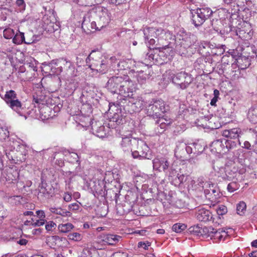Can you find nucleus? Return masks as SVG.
Here are the masks:
<instances>
[{"instance_id":"1","label":"nucleus","mask_w":257,"mask_h":257,"mask_svg":"<svg viewBox=\"0 0 257 257\" xmlns=\"http://www.w3.org/2000/svg\"><path fill=\"white\" fill-rule=\"evenodd\" d=\"M108 89L113 93H118L124 97L129 96L125 91V88L133 90V82L127 76H113L110 78L107 83Z\"/></svg>"},{"instance_id":"2","label":"nucleus","mask_w":257,"mask_h":257,"mask_svg":"<svg viewBox=\"0 0 257 257\" xmlns=\"http://www.w3.org/2000/svg\"><path fill=\"white\" fill-rule=\"evenodd\" d=\"M191 20L195 27L201 26L213 14L212 10L208 7L191 10Z\"/></svg>"},{"instance_id":"3","label":"nucleus","mask_w":257,"mask_h":257,"mask_svg":"<svg viewBox=\"0 0 257 257\" xmlns=\"http://www.w3.org/2000/svg\"><path fill=\"white\" fill-rule=\"evenodd\" d=\"M100 56L101 54L100 52L93 51L88 56L86 60L87 61V59L90 60L92 59V62L89 65V67L92 70L101 73H105L108 68V60L106 59H99Z\"/></svg>"},{"instance_id":"4","label":"nucleus","mask_w":257,"mask_h":257,"mask_svg":"<svg viewBox=\"0 0 257 257\" xmlns=\"http://www.w3.org/2000/svg\"><path fill=\"white\" fill-rule=\"evenodd\" d=\"M108 23V20L105 16H100L99 22H98V26L97 27L96 22L95 21L90 22L89 16L87 15L83 18L82 28L86 32L89 33L106 26Z\"/></svg>"},{"instance_id":"5","label":"nucleus","mask_w":257,"mask_h":257,"mask_svg":"<svg viewBox=\"0 0 257 257\" xmlns=\"http://www.w3.org/2000/svg\"><path fill=\"white\" fill-rule=\"evenodd\" d=\"M157 36H155V39H157L156 42L159 45H162V47H158V49L160 52L162 51L163 50H166L168 48V46L170 44V40H175V36L173 35L168 30L163 29L161 28H159L158 31Z\"/></svg>"},{"instance_id":"6","label":"nucleus","mask_w":257,"mask_h":257,"mask_svg":"<svg viewBox=\"0 0 257 257\" xmlns=\"http://www.w3.org/2000/svg\"><path fill=\"white\" fill-rule=\"evenodd\" d=\"M192 81L193 79L191 75L184 71L176 73L172 78L173 82L178 85L182 89L187 88Z\"/></svg>"},{"instance_id":"7","label":"nucleus","mask_w":257,"mask_h":257,"mask_svg":"<svg viewBox=\"0 0 257 257\" xmlns=\"http://www.w3.org/2000/svg\"><path fill=\"white\" fill-rule=\"evenodd\" d=\"M3 98L7 105L14 111H18L22 107V103L17 98V94L14 90L7 91Z\"/></svg>"},{"instance_id":"8","label":"nucleus","mask_w":257,"mask_h":257,"mask_svg":"<svg viewBox=\"0 0 257 257\" xmlns=\"http://www.w3.org/2000/svg\"><path fill=\"white\" fill-rule=\"evenodd\" d=\"M191 36L190 34H187L183 30H180L175 37L177 45L185 49L189 48L193 43Z\"/></svg>"},{"instance_id":"9","label":"nucleus","mask_w":257,"mask_h":257,"mask_svg":"<svg viewBox=\"0 0 257 257\" xmlns=\"http://www.w3.org/2000/svg\"><path fill=\"white\" fill-rule=\"evenodd\" d=\"M192 188L193 189L198 190L199 191H204L205 196L209 195L210 191L208 188H210L211 186H213V184L210 181L205 180L203 177H199L198 178L196 181L193 180Z\"/></svg>"},{"instance_id":"10","label":"nucleus","mask_w":257,"mask_h":257,"mask_svg":"<svg viewBox=\"0 0 257 257\" xmlns=\"http://www.w3.org/2000/svg\"><path fill=\"white\" fill-rule=\"evenodd\" d=\"M191 151L192 149L190 146L183 142H179L175 151V155L178 158L183 159L191 154Z\"/></svg>"},{"instance_id":"11","label":"nucleus","mask_w":257,"mask_h":257,"mask_svg":"<svg viewBox=\"0 0 257 257\" xmlns=\"http://www.w3.org/2000/svg\"><path fill=\"white\" fill-rule=\"evenodd\" d=\"M153 169L159 172H166L169 169V162L168 160L163 157H156L153 160Z\"/></svg>"},{"instance_id":"12","label":"nucleus","mask_w":257,"mask_h":257,"mask_svg":"<svg viewBox=\"0 0 257 257\" xmlns=\"http://www.w3.org/2000/svg\"><path fill=\"white\" fill-rule=\"evenodd\" d=\"M158 31L159 28H145L143 30V33L146 42L148 41L150 45H154L156 42V40L155 39V36H157Z\"/></svg>"},{"instance_id":"13","label":"nucleus","mask_w":257,"mask_h":257,"mask_svg":"<svg viewBox=\"0 0 257 257\" xmlns=\"http://www.w3.org/2000/svg\"><path fill=\"white\" fill-rule=\"evenodd\" d=\"M191 232H194L198 236H202L204 238L210 237L212 239V234L214 231V228L212 227H204L200 228L199 227H191L190 228Z\"/></svg>"},{"instance_id":"14","label":"nucleus","mask_w":257,"mask_h":257,"mask_svg":"<svg viewBox=\"0 0 257 257\" xmlns=\"http://www.w3.org/2000/svg\"><path fill=\"white\" fill-rule=\"evenodd\" d=\"M119 138H121L120 142V148L124 152H132V146L136 144L137 141L135 139H132L130 137L120 134Z\"/></svg>"},{"instance_id":"15","label":"nucleus","mask_w":257,"mask_h":257,"mask_svg":"<svg viewBox=\"0 0 257 257\" xmlns=\"http://www.w3.org/2000/svg\"><path fill=\"white\" fill-rule=\"evenodd\" d=\"M74 120L83 127L92 125L91 117L86 113H76L73 115Z\"/></svg>"},{"instance_id":"16","label":"nucleus","mask_w":257,"mask_h":257,"mask_svg":"<svg viewBox=\"0 0 257 257\" xmlns=\"http://www.w3.org/2000/svg\"><path fill=\"white\" fill-rule=\"evenodd\" d=\"M196 218L199 221L207 222L211 220L212 215L207 209L204 208H198L196 210Z\"/></svg>"},{"instance_id":"17","label":"nucleus","mask_w":257,"mask_h":257,"mask_svg":"<svg viewBox=\"0 0 257 257\" xmlns=\"http://www.w3.org/2000/svg\"><path fill=\"white\" fill-rule=\"evenodd\" d=\"M210 150L213 153L224 154L226 153L224 140H217L210 145Z\"/></svg>"},{"instance_id":"18","label":"nucleus","mask_w":257,"mask_h":257,"mask_svg":"<svg viewBox=\"0 0 257 257\" xmlns=\"http://www.w3.org/2000/svg\"><path fill=\"white\" fill-rule=\"evenodd\" d=\"M99 238L102 242L109 245H115L120 240L121 237L113 234H102L99 236Z\"/></svg>"},{"instance_id":"19","label":"nucleus","mask_w":257,"mask_h":257,"mask_svg":"<svg viewBox=\"0 0 257 257\" xmlns=\"http://www.w3.org/2000/svg\"><path fill=\"white\" fill-rule=\"evenodd\" d=\"M242 134L241 130L239 127L225 130L222 133L223 137L233 140H239V138Z\"/></svg>"},{"instance_id":"20","label":"nucleus","mask_w":257,"mask_h":257,"mask_svg":"<svg viewBox=\"0 0 257 257\" xmlns=\"http://www.w3.org/2000/svg\"><path fill=\"white\" fill-rule=\"evenodd\" d=\"M46 93V91L41 88L36 90L33 95L34 104H37L38 105L45 104L46 102L47 98Z\"/></svg>"},{"instance_id":"21","label":"nucleus","mask_w":257,"mask_h":257,"mask_svg":"<svg viewBox=\"0 0 257 257\" xmlns=\"http://www.w3.org/2000/svg\"><path fill=\"white\" fill-rule=\"evenodd\" d=\"M164 103L162 100H156L153 104H150L148 107V111L154 112H166L165 110Z\"/></svg>"},{"instance_id":"22","label":"nucleus","mask_w":257,"mask_h":257,"mask_svg":"<svg viewBox=\"0 0 257 257\" xmlns=\"http://www.w3.org/2000/svg\"><path fill=\"white\" fill-rule=\"evenodd\" d=\"M133 90H130V89H127L125 88V91L129 94L128 96L124 97L122 96L119 95L120 98H117L119 100H128L130 102H131L133 103H135L134 100L137 99V96L136 94V86L135 83L133 82Z\"/></svg>"},{"instance_id":"23","label":"nucleus","mask_w":257,"mask_h":257,"mask_svg":"<svg viewBox=\"0 0 257 257\" xmlns=\"http://www.w3.org/2000/svg\"><path fill=\"white\" fill-rule=\"evenodd\" d=\"M51 64L58 66L60 71H62L63 68H70L71 65L70 61H67L66 59L63 58L53 60L51 61Z\"/></svg>"},{"instance_id":"24","label":"nucleus","mask_w":257,"mask_h":257,"mask_svg":"<svg viewBox=\"0 0 257 257\" xmlns=\"http://www.w3.org/2000/svg\"><path fill=\"white\" fill-rule=\"evenodd\" d=\"M200 120L203 122L204 121H208V123H206L209 127L213 128L218 127V124H216L215 120H216V117L213 116V114H209L205 115L204 117H201Z\"/></svg>"},{"instance_id":"25","label":"nucleus","mask_w":257,"mask_h":257,"mask_svg":"<svg viewBox=\"0 0 257 257\" xmlns=\"http://www.w3.org/2000/svg\"><path fill=\"white\" fill-rule=\"evenodd\" d=\"M104 117L109 121L115 122L117 123H120L122 121V116H119V113H105Z\"/></svg>"},{"instance_id":"26","label":"nucleus","mask_w":257,"mask_h":257,"mask_svg":"<svg viewBox=\"0 0 257 257\" xmlns=\"http://www.w3.org/2000/svg\"><path fill=\"white\" fill-rule=\"evenodd\" d=\"M190 147L192 149L191 153L198 155L201 153L204 149V147L198 142L189 144Z\"/></svg>"},{"instance_id":"27","label":"nucleus","mask_w":257,"mask_h":257,"mask_svg":"<svg viewBox=\"0 0 257 257\" xmlns=\"http://www.w3.org/2000/svg\"><path fill=\"white\" fill-rule=\"evenodd\" d=\"M92 128L97 137L100 138H103L105 136L106 132L103 125H100V126H96L92 124Z\"/></svg>"},{"instance_id":"28","label":"nucleus","mask_w":257,"mask_h":257,"mask_svg":"<svg viewBox=\"0 0 257 257\" xmlns=\"http://www.w3.org/2000/svg\"><path fill=\"white\" fill-rule=\"evenodd\" d=\"M56 115L53 114L51 115L49 113H35L36 118L41 120L43 122H50L56 117Z\"/></svg>"},{"instance_id":"29","label":"nucleus","mask_w":257,"mask_h":257,"mask_svg":"<svg viewBox=\"0 0 257 257\" xmlns=\"http://www.w3.org/2000/svg\"><path fill=\"white\" fill-rule=\"evenodd\" d=\"M224 142L225 143V148H226V153L232 149L235 148L237 147V145L238 143L240 144L239 140H233L229 139V140H224Z\"/></svg>"},{"instance_id":"30","label":"nucleus","mask_w":257,"mask_h":257,"mask_svg":"<svg viewBox=\"0 0 257 257\" xmlns=\"http://www.w3.org/2000/svg\"><path fill=\"white\" fill-rule=\"evenodd\" d=\"M138 149L142 155V157H143L144 159H150L148 157V153L149 152V148L146 143L143 142H141Z\"/></svg>"},{"instance_id":"31","label":"nucleus","mask_w":257,"mask_h":257,"mask_svg":"<svg viewBox=\"0 0 257 257\" xmlns=\"http://www.w3.org/2000/svg\"><path fill=\"white\" fill-rule=\"evenodd\" d=\"M13 42L14 43L17 45H20L22 44L23 42L27 43L25 42V36L24 33L23 32H19L17 33L13 38Z\"/></svg>"},{"instance_id":"32","label":"nucleus","mask_w":257,"mask_h":257,"mask_svg":"<svg viewBox=\"0 0 257 257\" xmlns=\"http://www.w3.org/2000/svg\"><path fill=\"white\" fill-rule=\"evenodd\" d=\"M50 211L53 213L60 215L63 217L70 216L71 215V213L69 211H66L61 208H51Z\"/></svg>"},{"instance_id":"33","label":"nucleus","mask_w":257,"mask_h":257,"mask_svg":"<svg viewBox=\"0 0 257 257\" xmlns=\"http://www.w3.org/2000/svg\"><path fill=\"white\" fill-rule=\"evenodd\" d=\"M58 227L60 232L63 233H66L72 229L74 227V226L71 223H67L66 224H59Z\"/></svg>"},{"instance_id":"34","label":"nucleus","mask_w":257,"mask_h":257,"mask_svg":"<svg viewBox=\"0 0 257 257\" xmlns=\"http://www.w3.org/2000/svg\"><path fill=\"white\" fill-rule=\"evenodd\" d=\"M187 227V226L183 223H176L172 226V230L177 232L180 233L184 230Z\"/></svg>"},{"instance_id":"35","label":"nucleus","mask_w":257,"mask_h":257,"mask_svg":"<svg viewBox=\"0 0 257 257\" xmlns=\"http://www.w3.org/2000/svg\"><path fill=\"white\" fill-rule=\"evenodd\" d=\"M208 189L210 191V193L209 195H207V196H205L206 198H208L209 199L213 198V196L212 197H211L212 195H213L215 198H216L217 196L219 195L218 190L217 188H216V186L215 184H213V187L211 186L210 188H208Z\"/></svg>"},{"instance_id":"36","label":"nucleus","mask_w":257,"mask_h":257,"mask_svg":"<svg viewBox=\"0 0 257 257\" xmlns=\"http://www.w3.org/2000/svg\"><path fill=\"white\" fill-rule=\"evenodd\" d=\"M246 209V204L244 202H240L236 206V212L239 215L244 213Z\"/></svg>"},{"instance_id":"37","label":"nucleus","mask_w":257,"mask_h":257,"mask_svg":"<svg viewBox=\"0 0 257 257\" xmlns=\"http://www.w3.org/2000/svg\"><path fill=\"white\" fill-rule=\"evenodd\" d=\"M9 132L6 128H4L0 124V140L3 141L8 138Z\"/></svg>"},{"instance_id":"38","label":"nucleus","mask_w":257,"mask_h":257,"mask_svg":"<svg viewBox=\"0 0 257 257\" xmlns=\"http://www.w3.org/2000/svg\"><path fill=\"white\" fill-rule=\"evenodd\" d=\"M109 111L112 112L116 111L117 112H121L122 111L120 106L118 103H109Z\"/></svg>"},{"instance_id":"39","label":"nucleus","mask_w":257,"mask_h":257,"mask_svg":"<svg viewBox=\"0 0 257 257\" xmlns=\"http://www.w3.org/2000/svg\"><path fill=\"white\" fill-rule=\"evenodd\" d=\"M15 33L13 29L11 28H7L4 30L3 35L4 37L7 39H11L14 36Z\"/></svg>"},{"instance_id":"40","label":"nucleus","mask_w":257,"mask_h":257,"mask_svg":"<svg viewBox=\"0 0 257 257\" xmlns=\"http://www.w3.org/2000/svg\"><path fill=\"white\" fill-rule=\"evenodd\" d=\"M69 239L73 240L76 241H79L82 239V235L79 233L73 232L69 233L68 235Z\"/></svg>"},{"instance_id":"41","label":"nucleus","mask_w":257,"mask_h":257,"mask_svg":"<svg viewBox=\"0 0 257 257\" xmlns=\"http://www.w3.org/2000/svg\"><path fill=\"white\" fill-rule=\"evenodd\" d=\"M22 197L21 196H13L9 198V201L13 204L18 205L21 203Z\"/></svg>"},{"instance_id":"42","label":"nucleus","mask_w":257,"mask_h":257,"mask_svg":"<svg viewBox=\"0 0 257 257\" xmlns=\"http://www.w3.org/2000/svg\"><path fill=\"white\" fill-rule=\"evenodd\" d=\"M221 233H224L225 235H226V233L222 228H220L218 230L214 229V231H213V234H212V239L218 240L220 237V234Z\"/></svg>"},{"instance_id":"43","label":"nucleus","mask_w":257,"mask_h":257,"mask_svg":"<svg viewBox=\"0 0 257 257\" xmlns=\"http://www.w3.org/2000/svg\"><path fill=\"white\" fill-rule=\"evenodd\" d=\"M227 212V208L225 206L223 205H219L216 208V212L219 215H223L226 214Z\"/></svg>"},{"instance_id":"44","label":"nucleus","mask_w":257,"mask_h":257,"mask_svg":"<svg viewBox=\"0 0 257 257\" xmlns=\"http://www.w3.org/2000/svg\"><path fill=\"white\" fill-rule=\"evenodd\" d=\"M238 185L235 182H232L227 185V190L230 192H233L238 188Z\"/></svg>"},{"instance_id":"45","label":"nucleus","mask_w":257,"mask_h":257,"mask_svg":"<svg viewBox=\"0 0 257 257\" xmlns=\"http://www.w3.org/2000/svg\"><path fill=\"white\" fill-rule=\"evenodd\" d=\"M131 60H128L127 61L124 60L120 61L117 64V67L120 69H125L126 68H128L130 67L128 63Z\"/></svg>"},{"instance_id":"46","label":"nucleus","mask_w":257,"mask_h":257,"mask_svg":"<svg viewBox=\"0 0 257 257\" xmlns=\"http://www.w3.org/2000/svg\"><path fill=\"white\" fill-rule=\"evenodd\" d=\"M68 159L72 163L78 162L79 161V157L78 155L75 153H69Z\"/></svg>"},{"instance_id":"47","label":"nucleus","mask_w":257,"mask_h":257,"mask_svg":"<svg viewBox=\"0 0 257 257\" xmlns=\"http://www.w3.org/2000/svg\"><path fill=\"white\" fill-rule=\"evenodd\" d=\"M148 78L149 76L147 74H144L143 72L140 71L138 77V80L141 83H143L144 81L146 80V79Z\"/></svg>"},{"instance_id":"48","label":"nucleus","mask_w":257,"mask_h":257,"mask_svg":"<svg viewBox=\"0 0 257 257\" xmlns=\"http://www.w3.org/2000/svg\"><path fill=\"white\" fill-rule=\"evenodd\" d=\"M249 121L253 123H257V113H248Z\"/></svg>"},{"instance_id":"49","label":"nucleus","mask_w":257,"mask_h":257,"mask_svg":"<svg viewBox=\"0 0 257 257\" xmlns=\"http://www.w3.org/2000/svg\"><path fill=\"white\" fill-rule=\"evenodd\" d=\"M46 222H47V224L45 225V228L48 231L52 230L53 228L56 226V224L53 221H46Z\"/></svg>"},{"instance_id":"50","label":"nucleus","mask_w":257,"mask_h":257,"mask_svg":"<svg viewBox=\"0 0 257 257\" xmlns=\"http://www.w3.org/2000/svg\"><path fill=\"white\" fill-rule=\"evenodd\" d=\"M46 222V220L45 219H38L35 220L33 223V227H37V226H40L43 225H44L45 222Z\"/></svg>"},{"instance_id":"51","label":"nucleus","mask_w":257,"mask_h":257,"mask_svg":"<svg viewBox=\"0 0 257 257\" xmlns=\"http://www.w3.org/2000/svg\"><path fill=\"white\" fill-rule=\"evenodd\" d=\"M150 246V243L149 242H139L138 244V246L139 248H143L144 249H148L149 246Z\"/></svg>"},{"instance_id":"52","label":"nucleus","mask_w":257,"mask_h":257,"mask_svg":"<svg viewBox=\"0 0 257 257\" xmlns=\"http://www.w3.org/2000/svg\"><path fill=\"white\" fill-rule=\"evenodd\" d=\"M132 155L134 159H139L140 160L144 159V158L142 157V155L139 150L132 152Z\"/></svg>"},{"instance_id":"53","label":"nucleus","mask_w":257,"mask_h":257,"mask_svg":"<svg viewBox=\"0 0 257 257\" xmlns=\"http://www.w3.org/2000/svg\"><path fill=\"white\" fill-rule=\"evenodd\" d=\"M16 5L19 7L22 10H24L26 7V4L24 0H17Z\"/></svg>"},{"instance_id":"54","label":"nucleus","mask_w":257,"mask_h":257,"mask_svg":"<svg viewBox=\"0 0 257 257\" xmlns=\"http://www.w3.org/2000/svg\"><path fill=\"white\" fill-rule=\"evenodd\" d=\"M69 209L71 211H75L79 208V205L77 203H74L68 206Z\"/></svg>"},{"instance_id":"55","label":"nucleus","mask_w":257,"mask_h":257,"mask_svg":"<svg viewBox=\"0 0 257 257\" xmlns=\"http://www.w3.org/2000/svg\"><path fill=\"white\" fill-rule=\"evenodd\" d=\"M36 214L37 217L41 219H45V213L43 210H38L36 211Z\"/></svg>"},{"instance_id":"56","label":"nucleus","mask_w":257,"mask_h":257,"mask_svg":"<svg viewBox=\"0 0 257 257\" xmlns=\"http://www.w3.org/2000/svg\"><path fill=\"white\" fill-rule=\"evenodd\" d=\"M159 119L157 121V122L160 123L161 125H163V124H169L170 123V121L166 119V118H163V117L159 116Z\"/></svg>"},{"instance_id":"57","label":"nucleus","mask_w":257,"mask_h":257,"mask_svg":"<svg viewBox=\"0 0 257 257\" xmlns=\"http://www.w3.org/2000/svg\"><path fill=\"white\" fill-rule=\"evenodd\" d=\"M63 199L66 202H69L72 199V196L70 193H65L63 196Z\"/></svg>"},{"instance_id":"58","label":"nucleus","mask_w":257,"mask_h":257,"mask_svg":"<svg viewBox=\"0 0 257 257\" xmlns=\"http://www.w3.org/2000/svg\"><path fill=\"white\" fill-rule=\"evenodd\" d=\"M169 176L171 177H172L173 176H175V174L177 173V171L176 169L174 168L173 166L172 165L171 166H169Z\"/></svg>"},{"instance_id":"59","label":"nucleus","mask_w":257,"mask_h":257,"mask_svg":"<svg viewBox=\"0 0 257 257\" xmlns=\"http://www.w3.org/2000/svg\"><path fill=\"white\" fill-rule=\"evenodd\" d=\"M226 174L225 176L223 177V178L224 180H231L232 178L236 176V175H229V172H227V171L226 172Z\"/></svg>"},{"instance_id":"60","label":"nucleus","mask_w":257,"mask_h":257,"mask_svg":"<svg viewBox=\"0 0 257 257\" xmlns=\"http://www.w3.org/2000/svg\"><path fill=\"white\" fill-rule=\"evenodd\" d=\"M35 219L34 218H31L30 220H27L24 222L25 225H31L33 226V223H34Z\"/></svg>"},{"instance_id":"61","label":"nucleus","mask_w":257,"mask_h":257,"mask_svg":"<svg viewBox=\"0 0 257 257\" xmlns=\"http://www.w3.org/2000/svg\"><path fill=\"white\" fill-rule=\"evenodd\" d=\"M242 147L247 150H251V145L248 141H245L244 142L243 146H242Z\"/></svg>"},{"instance_id":"62","label":"nucleus","mask_w":257,"mask_h":257,"mask_svg":"<svg viewBox=\"0 0 257 257\" xmlns=\"http://www.w3.org/2000/svg\"><path fill=\"white\" fill-rule=\"evenodd\" d=\"M17 242L22 245H26L28 242V241L25 239H20L19 240L17 241Z\"/></svg>"},{"instance_id":"63","label":"nucleus","mask_w":257,"mask_h":257,"mask_svg":"<svg viewBox=\"0 0 257 257\" xmlns=\"http://www.w3.org/2000/svg\"><path fill=\"white\" fill-rule=\"evenodd\" d=\"M25 216H34V212L31 211H26L23 213Z\"/></svg>"},{"instance_id":"64","label":"nucleus","mask_w":257,"mask_h":257,"mask_svg":"<svg viewBox=\"0 0 257 257\" xmlns=\"http://www.w3.org/2000/svg\"><path fill=\"white\" fill-rule=\"evenodd\" d=\"M178 178L180 183H183L184 181L185 176L183 175H181L178 177Z\"/></svg>"}]
</instances>
